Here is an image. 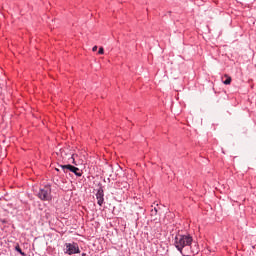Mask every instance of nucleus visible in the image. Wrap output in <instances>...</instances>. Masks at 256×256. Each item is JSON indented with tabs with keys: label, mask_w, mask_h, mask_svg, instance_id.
Masks as SVG:
<instances>
[{
	"label": "nucleus",
	"mask_w": 256,
	"mask_h": 256,
	"mask_svg": "<svg viewBox=\"0 0 256 256\" xmlns=\"http://www.w3.org/2000/svg\"><path fill=\"white\" fill-rule=\"evenodd\" d=\"M174 245L183 256L196 255V253H198V251H193V249H191V245H193L192 235H177L175 237Z\"/></svg>",
	"instance_id": "f257e3e1"
},
{
	"label": "nucleus",
	"mask_w": 256,
	"mask_h": 256,
	"mask_svg": "<svg viewBox=\"0 0 256 256\" xmlns=\"http://www.w3.org/2000/svg\"><path fill=\"white\" fill-rule=\"evenodd\" d=\"M38 199L41 201H51V199H53V196L51 195V186H44L43 188H40L38 192Z\"/></svg>",
	"instance_id": "f03ea898"
},
{
	"label": "nucleus",
	"mask_w": 256,
	"mask_h": 256,
	"mask_svg": "<svg viewBox=\"0 0 256 256\" xmlns=\"http://www.w3.org/2000/svg\"><path fill=\"white\" fill-rule=\"evenodd\" d=\"M63 173H74V175H76V177H82L83 175V171H81L78 167H75L71 164H67V165H60Z\"/></svg>",
	"instance_id": "7ed1b4c3"
},
{
	"label": "nucleus",
	"mask_w": 256,
	"mask_h": 256,
	"mask_svg": "<svg viewBox=\"0 0 256 256\" xmlns=\"http://www.w3.org/2000/svg\"><path fill=\"white\" fill-rule=\"evenodd\" d=\"M65 254L66 255H77V253H81V250L79 249V244L73 242V243H66L65 244Z\"/></svg>",
	"instance_id": "20e7f679"
},
{
	"label": "nucleus",
	"mask_w": 256,
	"mask_h": 256,
	"mask_svg": "<svg viewBox=\"0 0 256 256\" xmlns=\"http://www.w3.org/2000/svg\"><path fill=\"white\" fill-rule=\"evenodd\" d=\"M105 193L103 192V188H99L97 193H96V199H97V204L102 207L103 203H105Z\"/></svg>",
	"instance_id": "39448f33"
},
{
	"label": "nucleus",
	"mask_w": 256,
	"mask_h": 256,
	"mask_svg": "<svg viewBox=\"0 0 256 256\" xmlns=\"http://www.w3.org/2000/svg\"><path fill=\"white\" fill-rule=\"evenodd\" d=\"M222 79H226V80L223 81L224 85H231V81H232L231 76L225 74L222 77Z\"/></svg>",
	"instance_id": "423d86ee"
},
{
	"label": "nucleus",
	"mask_w": 256,
	"mask_h": 256,
	"mask_svg": "<svg viewBox=\"0 0 256 256\" xmlns=\"http://www.w3.org/2000/svg\"><path fill=\"white\" fill-rule=\"evenodd\" d=\"M15 251H17L18 253H20V255L25 256V252H23V250H21V247H19V245L15 246Z\"/></svg>",
	"instance_id": "0eeeda50"
},
{
	"label": "nucleus",
	"mask_w": 256,
	"mask_h": 256,
	"mask_svg": "<svg viewBox=\"0 0 256 256\" xmlns=\"http://www.w3.org/2000/svg\"><path fill=\"white\" fill-rule=\"evenodd\" d=\"M76 157H77V154H72L71 155V160H72L73 165H77V162L75 161Z\"/></svg>",
	"instance_id": "6e6552de"
},
{
	"label": "nucleus",
	"mask_w": 256,
	"mask_h": 256,
	"mask_svg": "<svg viewBox=\"0 0 256 256\" xmlns=\"http://www.w3.org/2000/svg\"><path fill=\"white\" fill-rule=\"evenodd\" d=\"M103 53H105V50L103 49V47H100L98 51V55H103Z\"/></svg>",
	"instance_id": "1a4fd4ad"
},
{
	"label": "nucleus",
	"mask_w": 256,
	"mask_h": 256,
	"mask_svg": "<svg viewBox=\"0 0 256 256\" xmlns=\"http://www.w3.org/2000/svg\"><path fill=\"white\" fill-rule=\"evenodd\" d=\"M92 51H93V52L97 51V46H94V47L92 48Z\"/></svg>",
	"instance_id": "9d476101"
},
{
	"label": "nucleus",
	"mask_w": 256,
	"mask_h": 256,
	"mask_svg": "<svg viewBox=\"0 0 256 256\" xmlns=\"http://www.w3.org/2000/svg\"><path fill=\"white\" fill-rule=\"evenodd\" d=\"M56 171H58V172H59V168H56Z\"/></svg>",
	"instance_id": "9b49d317"
},
{
	"label": "nucleus",
	"mask_w": 256,
	"mask_h": 256,
	"mask_svg": "<svg viewBox=\"0 0 256 256\" xmlns=\"http://www.w3.org/2000/svg\"><path fill=\"white\" fill-rule=\"evenodd\" d=\"M154 210H155V213H157V210H156V208H155Z\"/></svg>",
	"instance_id": "f8f14e48"
}]
</instances>
